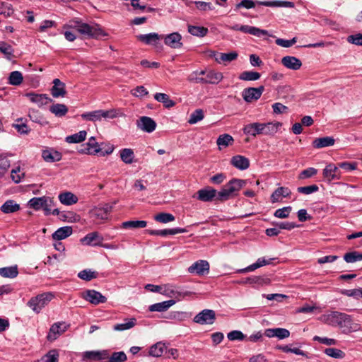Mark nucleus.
Listing matches in <instances>:
<instances>
[{"mask_svg": "<svg viewBox=\"0 0 362 362\" xmlns=\"http://www.w3.org/2000/svg\"><path fill=\"white\" fill-rule=\"evenodd\" d=\"M60 202L64 205H72L78 202V197L70 192H63L59 194Z\"/></svg>", "mask_w": 362, "mask_h": 362, "instance_id": "obj_34", "label": "nucleus"}, {"mask_svg": "<svg viewBox=\"0 0 362 362\" xmlns=\"http://www.w3.org/2000/svg\"><path fill=\"white\" fill-rule=\"evenodd\" d=\"M103 237L99 234L98 232H92L88 233L85 237H83L81 242L87 245H102V243L103 241Z\"/></svg>", "mask_w": 362, "mask_h": 362, "instance_id": "obj_21", "label": "nucleus"}, {"mask_svg": "<svg viewBox=\"0 0 362 362\" xmlns=\"http://www.w3.org/2000/svg\"><path fill=\"white\" fill-rule=\"evenodd\" d=\"M0 52L4 54L5 57L8 60H11L13 57L14 50L12 46L5 42H0Z\"/></svg>", "mask_w": 362, "mask_h": 362, "instance_id": "obj_49", "label": "nucleus"}, {"mask_svg": "<svg viewBox=\"0 0 362 362\" xmlns=\"http://www.w3.org/2000/svg\"><path fill=\"white\" fill-rule=\"evenodd\" d=\"M59 354L57 350L53 349L49 351L42 358L40 362H57Z\"/></svg>", "mask_w": 362, "mask_h": 362, "instance_id": "obj_62", "label": "nucleus"}, {"mask_svg": "<svg viewBox=\"0 0 362 362\" xmlns=\"http://www.w3.org/2000/svg\"><path fill=\"white\" fill-rule=\"evenodd\" d=\"M230 29L233 30H240L245 33H249L257 37H260L262 35H269L267 30L250 25L239 26L238 25H235L230 27Z\"/></svg>", "mask_w": 362, "mask_h": 362, "instance_id": "obj_16", "label": "nucleus"}, {"mask_svg": "<svg viewBox=\"0 0 362 362\" xmlns=\"http://www.w3.org/2000/svg\"><path fill=\"white\" fill-rule=\"evenodd\" d=\"M334 139L330 136L317 138L313 141V145L316 148H321L333 146Z\"/></svg>", "mask_w": 362, "mask_h": 362, "instance_id": "obj_38", "label": "nucleus"}, {"mask_svg": "<svg viewBox=\"0 0 362 362\" xmlns=\"http://www.w3.org/2000/svg\"><path fill=\"white\" fill-rule=\"evenodd\" d=\"M64 29H73L80 34L90 37L98 38L107 34L98 25H90L78 19H72L64 25Z\"/></svg>", "mask_w": 362, "mask_h": 362, "instance_id": "obj_2", "label": "nucleus"}, {"mask_svg": "<svg viewBox=\"0 0 362 362\" xmlns=\"http://www.w3.org/2000/svg\"><path fill=\"white\" fill-rule=\"evenodd\" d=\"M163 35H159L156 33H151L145 35H139L136 36L137 39L150 45H157L160 39H163Z\"/></svg>", "mask_w": 362, "mask_h": 362, "instance_id": "obj_22", "label": "nucleus"}, {"mask_svg": "<svg viewBox=\"0 0 362 362\" xmlns=\"http://www.w3.org/2000/svg\"><path fill=\"white\" fill-rule=\"evenodd\" d=\"M25 96L30 99V100L37 104L38 106H42L47 105L51 99L46 94H37L34 93H28Z\"/></svg>", "mask_w": 362, "mask_h": 362, "instance_id": "obj_27", "label": "nucleus"}, {"mask_svg": "<svg viewBox=\"0 0 362 362\" xmlns=\"http://www.w3.org/2000/svg\"><path fill=\"white\" fill-rule=\"evenodd\" d=\"M291 194V190L284 187L277 188L271 196V201L272 203L278 202L280 201L281 197H287Z\"/></svg>", "mask_w": 362, "mask_h": 362, "instance_id": "obj_35", "label": "nucleus"}, {"mask_svg": "<svg viewBox=\"0 0 362 362\" xmlns=\"http://www.w3.org/2000/svg\"><path fill=\"white\" fill-rule=\"evenodd\" d=\"M343 295L353 297L354 298L358 300L362 298V288H355V289H346L343 290L341 292Z\"/></svg>", "mask_w": 362, "mask_h": 362, "instance_id": "obj_61", "label": "nucleus"}, {"mask_svg": "<svg viewBox=\"0 0 362 362\" xmlns=\"http://www.w3.org/2000/svg\"><path fill=\"white\" fill-rule=\"evenodd\" d=\"M42 157L45 161L48 163H53L59 161L62 158V153L52 148L45 149L42 151Z\"/></svg>", "mask_w": 362, "mask_h": 362, "instance_id": "obj_28", "label": "nucleus"}, {"mask_svg": "<svg viewBox=\"0 0 362 362\" xmlns=\"http://www.w3.org/2000/svg\"><path fill=\"white\" fill-rule=\"evenodd\" d=\"M205 76L203 79V83L217 84L223 78L220 72H216L213 70L205 71Z\"/></svg>", "mask_w": 362, "mask_h": 362, "instance_id": "obj_26", "label": "nucleus"}, {"mask_svg": "<svg viewBox=\"0 0 362 362\" xmlns=\"http://www.w3.org/2000/svg\"><path fill=\"white\" fill-rule=\"evenodd\" d=\"M264 90V87L261 86L258 88H248L243 90L242 96L247 103H251L258 100Z\"/></svg>", "mask_w": 362, "mask_h": 362, "instance_id": "obj_12", "label": "nucleus"}, {"mask_svg": "<svg viewBox=\"0 0 362 362\" xmlns=\"http://www.w3.org/2000/svg\"><path fill=\"white\" fill-rule=\"evenodd\" d=\"M260 78V74L255 71H245L240 74L239 78L243 81H256Z\"/></svg>", "mask_w": 362, "mask_h": 362, "instance_id": "obj_55", "label": "nucleus"}, {"mask_svg": "<svg viewBox=\"0 0 362 362\" xmlns=\"http://www.w3.org/2000/svg\"><path fill=\"white\" fill-rule=\"evenodd\" d=\"M231 164L239 170H246L250 166V160L245 156L237 155L231 158Z\"/></svg>", "mask_w": 362, "mask_h": 362, "instance_id": "obj_31", "label": "nucleus"}, {"mask_svg": "<svg viewBox=\"0 0 362 362\" xmlns=\"http://www.w3.org/2000/svg\"><path fill=\"white\" fill-rule=\"evenodd\" d=\"M246 180L241 179H232L226 184L222 189L218 192V201L224 202L235 197L238 192L246 184Z\"/></svg>", "mask_w": 362, "mask_h": 362, "instance_id": "obj_4", "label": "nucleus"}, {"mask_svg": "<svg viewBox=\"0 0 362 362\" xmlns=\"http://www.w3.org/2000/svg\"><path fill=\"white\" fill-rule=\"evenodd\" d=\"M218 192L212 187H207L197 192V198L205 202H211L214 199L218 200Z\"/></svg>", "mask_w": 362, "mask_h": 362, "instance_id": "obj_13", "label": "nucleus"}, {"mask_svg": "<svg viewBox=\"0 0 362 362\" xmlns=\"http://www.w3.org/2000/svg\"><path fill=\"white\" fill-rule=\"evenodd\" d=\"M64 29H73L80 34L90 37L98 38L107 34L98 25H90L78 19H72L64 25Z\"/></svg>", "mask_w": 362, "mask_h": 362, "instance_id": "obj_3", "label": "nucleus"}, {"mask_svg": "<svg viewBox=\"0 0 362 362\" xmlns=\"http://www.w3.org/2000/svg\"><path fill=\"white\" fill-rule=\"evenodd\" d=\"M161 293L167 297L176 298L180 300L181 298L191 295L190 291L182 292L179 291L177 288L173 285L167 284L163 288Z\"/></svg>", "mask_w": 362, "mask_h": 362, "instance_id": "obj_10", "label": "nucleus"}, {"mask_svg": "<svg viewBox=\"0 0 362 362\" xmlns=\"http://www.w3.org/2000/svg\"><path fill=\"white\" fill-rule=\"evenodd\" d=\"M109 358V351L107 350L103 351H88L83 354V360H103Z\"/></svg>", "mask_w": 362, "mask_h": 362, "instance_id": "obj_20", "label": "nucleus"}, {"mask_svg": "<svg viewBox=\"0 0 362 362\" xmlns=\"http://www.w3.org/2000/svg\"><path fill=\"white\" fill-rule=\"evenodd\" d=\"M187 270L190 274L204 275L209 272V264L206 260H199L192 264Z\"/></svg>", "mask_w": 362, "mask_h": 362, "instance_id": "obj_15", "label": "nucleus"}, {"mask_svg": "<svg viewBox=\"0 0 362 362\" xmlns=\"http://www.w3.org/2000/svg\"><path fill=\"white\" fill-rule=\"evenodd\" d=\"M109 362H124L127 360L126 354L124 351L114 352L109 355Z\"/></svg>", "mask_w": 362, "mask_h": 362, "instance_id": "obj_60", "label": "nucleus"}, {"mask_svg": "<svg viewBox=\"0 0 362 362\" xmlns=\"http://www.w3.org/2000/svg\"><path fill=\"white\" fill-rule=\"evenodd\" d=\"M102 150L101 144H98L95 137L91 136L88 139V141L78 149V152L83 154L96 155L100 153Z\"/></svg>", "mask_w": 362, "mask_h": 362, "instance_id": "obj_8", "label": "nucleus"}, {"mask_svg": "<svg viewBox=\"0 0 362 362\" xmlns=\"http://www.w3.org/2000/svg\"><path fill=\"white\" fill-rule=\"evenodd\" d=\"M338 168L334 164H329L323 170V176L328 181L338 178Z\"/></svg>", "mask_w": 362, "mask_h": 362, "instance_id": "obj_37", "label": "nucleus"}, {"mask_svg": "<svg viewBox=\"0 0 362 362\" xmlns=\"http://www.w3.org/2000/svg\"><path fill=\"white\" fill-rule=\"evenodd\" d=\"M275 259V258H269L268 259H265L264 257L259 258L255 263L247 267L246 268L238 270V272L245 273L255 271L261 267L272 264V262Z\"/></svg>", "mask_w": 362, "mask_h": 362, "instance_id": "obj_24", "label": "nucleus"}, {"mask_svg": "<svg viewBox=\"0 0 362 362\" xmlns=\"http://www.w3.org/2000/svg\"><path fill=\"white\" fill-rule=\"evenodd\" d=\"M259 4L270 7H294V4L293 2L286 1H260Z\"/></svg>", "mask_w": 362, "mask_h": 362, "instance_id": "obj_41", "label": "nucleus"}, {"mask_svg": "<svg viewBox=\"0 0 362 362\" xmlns=\"http://www.w3.org/2000/svg\"><path fill=\"white\" fill-rule=\"evenodd\" d=\"M281 125L280 122H267L262 123L263 134L264 135H274Z\"/></svg>", "mask_w": 362, "mask_h": 362, "instance_id": "obj_42", "label": "nucleus"}, {"mask_svg": "<svg viewBox=\"0 0 362 362\" xmlns=\"http://www.w3.org/2000/svg\"><path fill=\"white\" fill-rule=\"evenodd\" d=\"M53 298L51 293H44L32 298L27 305L36 313H39L40 310L48 304Z\"/></svg>", "mask_w": 362, "mask_h": 362, "instance_id": "obj_6", "label": "nucleus"}, {"mask_svg": "<svg viewBox=\"0 0 362 362\" xmlns=\"http://www.w3.org/2000/svg\"><path fill=\"white\" fill-rule=\"evenodd\" d=\"M147 231L152 235L167 236L168 235H173L177 233H186L187 230L185 228H175L164 230H148Z\"/></svg>", "mask_w": 362, "mask_h": 362, "instance_id": "obj_29", "label": "nucleus"}, {"mask_svg": "<svg viewBox=\"0 0 362 362\" xmlns=\"http://www.w3.org/2000/svg\"><path fill=\"white\" fill-rule=\"evenodd\" d=\"M188 32L194 36L204 37L207 34L208 29L204 27L189 25Z\"/></svg>", "mask_w": 362, "mask_h": 362, "instance_id": "obj_53", "label": "nucleus"}, {"mask_svg": "<svg viewBox=\"0 0 362 362\" xmlns=\"http://www.w3.org/2000/svg\"><path fill=\"white\" fill-rule=\"evenodd\" d=\"M234 141L233 138L232 136L224 134L222 135H220L217 140L216 144L218 146L219 148L221 149L222 147H227L228 146H231Z\"/></svg>", "mask_w": 362, "mask_h": 362, "instance_id": "obj_45", "label": "nucleus"}, {"mask_svg": "<svg viewBox=\"0 0 362 362\" xmlns=\"http://www.w3.org/2000/svg\"><path fill=\"white\" fill-rule=\"evenodd\" d=\"M281 63L285 67L292 70H298L302 66L301 61L292 56L284 57Z\"/></svg>", "mask_w": 362, "mask_h": 362, "instance_id": "obj_25", "label": "nucleus"}, {"mask_svg": "<svg viewBox=\"0 0 362 362\" xmlns=\"http://www.w3.org/2000/svg\"><path fill=\"white\" fill-rule=\"evenodd\" d=\"M117 203V201L115 200L112 204H105L103 206L95 207L91 211V213L98 219L107 220L113 206Z\"/></svg>", "mask_w": 362, "mask_h": 362, "instance_id": "obj_11", "label": "nucleus"}, {"mask_svg": "<svg viewBox=\"0 0 362 362\" xmlns=\"http://www.w3.org/2000/svg\"><path fill=\"white\" fill-rule=\"evenodd\" d=\"M87 132L85 130L66 137L65 141L69 144H77L83 141L86 138Z\"/></svg>", "mask_w": 362, "mask_h": 362, "instance_id": "obj_43", "label": "nucleus"}, {"mask_svg": "<svg viewBox=\"0 0 362 362\" xmlns=\"http://www.w3.org/2000/svg\"><path fill=\"white\" fill-rule=\"evenodd\" d=\"M49 111L55 116L61 117L68 112V107L64 104H54L49 107Z\"/></svg>", "mask_w": 362, "mask_h": 362, "instance_id": "obj_44", "label": "nucleus"}, {"mask_svg": "<svg viewBox=\"0 0 362 362\" xmlns=\"http://www.w3.org/2000/svg\"><path fill=\"white\" fill-rule=\"evenodd\" d=\"M347 42L358 46H362V34L356 33L349 35L346 39Z\"/></svg>", "mask_w": 362, "mask_h": 362, "instance_id": "obj_64", "label": "nucleus"}, {"mask_svg": "<svg viewBox=\"0 0 362 362\" xmlns=\"http://www.w3.org/2000/svg\"><path fill=\"white\" fill-rule=\"evenodd\" d=\"M237 57L238 53L235 52L230 53H220L218 54V57L215 58V60L220 64L222 62H230L235 60Z\"/></svg>", "mask_w": 362, "mask_h": 362, "instance_id": "obj_50", "label": "nucleus"}, {"mask_svg": "<svg viewBox=\"0 0 362 362\" xmlns=\"http://www.w3.org/2000/svg\"><path fill=\"white\" fill-rule=\"evenodd\" d=\"M20 206L14 200H7L1 206V211L4 214H11L18 211Z\"/></svg>", "mask_w": 362, "mask_h": 362, "instance_id": "obj_39", "label": "nucleus"}, {"mask_svg": "<svg viewBox=\"0 0 362 362\" xmlns=\"http://www.w3.org/2000/svg\"><path fill=\"white\" fill-rule=\"evenodd\" d=\"M117 117L116 111L115 110H98L92 112H85L81 115V117L87 121L98 122L101 121L103 118L113 119Z\"/></svg>", "mask_w": 362, "mask_h": 362, "instance_id": "obj_7", "label": "nucleus"}, {"mask_svg": "<svg viewBox=\"0 0 362 362\" xmlns=\"http://www.w3.org/2000/svg\"><path fill=\"white\" fill-rule=\"evenodd\" d=\"M23 77L18 71H14L10 73L8 76V83L12 86H19L22 83Z\"/></svg>", "mask_w": 362, "mask_h": 362, "instance_id": "obj_48", "label": "nucleus"}, {"mask_svg": "<svg viewBox=\"0 0 362 362\" xmlns=\"http://www.w3.org/2000/svg\"><path fill=\"white\" fill-rule=\"evenodd\" d=\"M147 226L145 221H128L122 223V227L124 228H143Z\"/></svg>", "mask_w": 362, "mask_h": 362, "instance_id": "obj_51", "label": "nucleus"}, {"mask_svg": "<svg viewBox=\"0 0 362 362\" xmlns=\"http://www.w3.org/2000/svg\"><path fill=\"white\" fill-rule=\"evenodd\" d=\"M245 134L256 136L258 134H263L262 123L254 122L245 125L243 128Z\"/></svg>", "mask_w": 362, "mask_h": 362, "instance_id": "obj_23", "label": "nucleus"}, {"mask_svg": "<svg viewBox=\"0 0 362 362\" xmlns=\"http://www.w3.org/2000/svg\"><path fill=\"white\" fill-rule=\"evenodd\" d=\"M175 216L168 213H160L155 216L154 219L160 223H166L175 220Z\"/></svg>", "mask_w": 362, "mask_h": 362, "instance_id": "obj_59", "label": "nucleus"}, {"mask_svg": "<svg viewBox=\"0 0 362 362\" xmlns=\"http://www.w3.org/2000/svg\"><path fill=\"white\" fill-rule=\"evenodd\" d=\"M322 320L329 325L338 327L344 334H349L360 329V325L353 322L351 315L338 311L323 315Z\"/></svg>", "mask_w": 362, "mask_h": 362, "instance_id": "obj_1", "label": "nucleus"}, {"mask_svg": "<svg viewBox=\"0 0 362 362\" xmlns=\"http://www.w3.org/2000/svg\"><path fill=\"white\" fill-rule=\"evenodd\" d=\"M53 84L54 86L51 90L52 96L54 98L64 97L66 93L65 84L59 78L54 79Z\"/></svg>", "mask_w": 362, "mask_h": 362, "instance_id": "obj_30", "label": "nucleus"}, {"mask_svg": "<svg viewBox=\"0 0 362 362\" xmlns=\"http://www.w3.org/2000/svg\"><path fill=\"white\" fill-rule=\"evenodd\" d=\"M216 320V313L213 310L204 309L193 319L194 322L199 325H212Z\"/></svg>", "mask_w": 362, "mask_h": 362, "instance_id": "obj_9", "label": "nucleus"}, {"mask_svg": "<svg viewBox=\"0 0 362 362\" xmlns=\"http://www.w3.org/2000/svg\"><path fill=\"white\" fill-rule=\"evenodd\" d=\"M163 39H164L165 44L172 48H180L182 46V36L178 33L163 35Z\"/></svg>", "mask_w": 362, "mask_h": 362, "instance_id": "obj_19", "label": "nucleus"}, {"mask_svg": "<svg viewBox=\"0 0 362 362\" xmlns=\"http://www.w3.org/2000/svg\"><path fill=\"white\" fill-rule=\"evenodd\" d=\"M204 74L205 70H202L201 71H193L188 76L187 80L189 82H193L196 83H203L204 77L201 76H204Z\"/></svg>", "mask_w": 362, "mask_h": 362, "instance_id": "obj_56", "label": "nucleus"}, {"mask_svg": "<svg viewBox=\"0 0 362 362\" xmlns=\"http://www.w3.org/2000/svg\"><path fill=\"white\" fill-rule=\"evenodd\" d=\"M154 98L158 102L162 103L166 108H170L175 105V103L165 93H157L154 95Z\"/></svg>", "mask_w": 362, "mask_h": 362, "instance_id": "obj_40", "label": "nucleus"}, {"mask_svg": "<svg viewBox=\"0 0 362 362\" xmlns=\"http://www.w3.org/2000/svg\"><path fill=\"white\" fill-rule=\"evenodd\" d=\"M69 325L65 322H57L52 325L47 335L49 341L55 340L59 335L63 334L68 329Z\"/></svg>", "mask_w": 362, "mask_h": 362, "instance_id": "obj_17", "label": "nucleus"}, {"mask_svg": "<svg viewBox=\"0 0 362 362\" xmlns=\"http://www.w3.org/2000/svg\"><path fill=\"white\" fill-rule=\"evenodd\" d=\"M30 207L35 210L43 209L45 215L51 214V208L54 205L52 198L49 197H33L29 202Z\"/></svg>", "mask_w": 362, "mask_h": 362, "instance_id": "obj_5", "label": "nucleus"}, {"mask_svg": "<svg viewBox=\"0 0 362 362\" xmlns=\"http://www.w3.org/2000/svg\"><path fill=\"white\" fill-rule=\"evenodd\" d=\"M344 259L347 263H354L358 261L362 260V253L354 251L351 252H347L344 256Z\"/></svg>", "mask_w": 362, "mask_h": 362, "instance_id": "obj_54", "label": "nucleus"}, {"mask_svg": "<svg viewBox=\"0 0 362 362\" xmlns=\"http://www.w3.org/2000/svg\"><path fill=\"white\" fill-rule=\"evenodd\" d=\"M134 158V153L131 148H123L120 151V158L126 164H131Z\"/></svg>", "mask_w": 362, "mask_h": 362, "instance_id": "obj_46", "label": "nucleus"}, {"mask_svg": "<svg viewBox=\"0 0 362 362\" xmlns=\"http://www.w3.org/2000/svg\"><path fill=\"white\" fill-rule=\"evenodd\" d=\"M72 232L73 230L71 226L61 227L52 234V238L54 240H61L71 235Z\"/></svg>", "mask_w": 362, "mask_h": 362, "instance_id": "obj_33", "label": "nucleus"}, {"mask_svg": "<svg viewBox=\"0 0 362 362\" xmlns=\"http://www.w3.org/2000/svg\"><path fill=\"white\" fill-rule=\"evenodd\" d=\"M137 127L144 132L151 133L156 129V122L149 117L143 116L137 120Z\"/></svg>", "mask_w": 362, "mask_h": 362, "instance_id": "obj_18", "label": "nucleus"}, {"mask_svg": "<svg viewBox=\"0 0 362 362\" xmlns=\"http://www.w3.org/2000/svg\"><path fill=\"white\" fill-rule=\"evenodd\" d=\"M18 274V267L16 264L0 268V276L4 278L13 279L16 277Z\"/></svg>", "mask_w": 362, "mask_h": 362, "instance_id": "obj_36", "label": "nucleus"}, {"mask_svg": "<svg viewBox=\"0 0 362 362\" xmlns=\"http://www.w3.org/2000/svg\"><path fill=\"white\" fill-rule=\"evenodd\" d=\"M136 325V319L132 318L130 320H125V322L117 324L114 326L113 329L115 331H124L134 327Z\"/></svg>", "mask_w": 362, "mask_h": 362, "instance_id": "obj_52", "label": "nucleus"}, {"mask_svg": "<svg viewBox=\"0 0 362 362\" xmlns=\"http://www.w3.org/2000/svg\"><path fill=\"white\" fill-rule=\"evenodd\" d=\"M166 349V346L162 342H158L153 345L149 350V354L154 357L160 356Z\"/></svg>", "mask_w": 362, "mask_h": 362, "instance_id": "obj_47", "label": "nucleus"}, {"mask_svg": "<svg viewBox=\"0 0 362 362\" xmlns=\"http://www.w3.org/2000/svg\"><path fill=\"white\" fill-rule=\"evenodd\" d=\"M175 303L176 301L175 300L171 299L161 303H155L149 307V310L151 312H164L175 304Z\"/></svg>", "mask_w": 362, "mask_h": 362, "instance_id": "obj_32", "label": "nucleus"}, {"mask_svg": "<svg viewBox=\"0 0 362 362\" xmlns=\"http://www.w3.org/2000/svg\"><path fill=\"white\" fill-rule=\"evenodd\" d=\"M204 112L202 109H197L194 111L189 116L188 122L190 124H194L204 119Z\"/></svg>", "mask_w": 362, "mask_h": 362, "instance_id": "obj_58", "label": "nucleus"}, {"mask_svg": "<svg viewBox=\"0 0 362 362\" xmlns=\"http://www.w3.org/2000/svg\"><path fill=\"white\" fill-rule=\"evenodd\" d=\"M324 352L328 356L334 358H343L345 356L344 351L336 348H327Z\"/></svg>", "mask_w": 362, "mask_h": 362, "instance_id": "obj_57", "label": "nucleus"}, {"mask_svg": "<svg viewBox=\"0 0 362 362\" xmlns=\"http://www.w3.org/2000/svg\"><path fill=\"white\" fill-rule=\"evenodd\" d=\"M13 13V9L11 6V4L7 2L0 3V15H4V16H10Z\"/></svg>", "mask_w": 362, "mask_h": 362, "instance_id": "obj_63", "label": "nucleus"}, {"mask_svg": "<svg viewBox=\"0 0 362 362\" xmlns=\"http://www.w3.org/2000/svg\"><path fill=\"white\" fill-rule=\"evenodd\" d=\"M83 298L93 305H98L106 302L107 298L95 290H87L83 294Z\"/></svg>", "mask_w": 362, "mask_h": 362, "instance_id": "obj_14", "label": "nucleus"}]
</instances>
